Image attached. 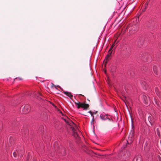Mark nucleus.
<instances>
[{
    "instance_id": "obj_1",
    "label": "nucleus",
    "mask_w": 161,
    "mask_h": 161,
    "mask_svg": "<svg viewBox=\"0 0 161 161\" xmlns=\"http://www.w3.org/2000/svg\"><path fill=\"white\" fill-rule=\"evenodd\" d=\"M55 152L56 154L60 156H64L66 155V148L62 146H60L58 142L55 141L53 144Z\"/></svg>"
},
{
    "instance_id": "obj_2",
    "label": "nucleus",
    "mask_w": 161,
    "mask_h": 161,
    "mask_svg": "<svg viewBox=\"0 0 161 161\" xmlns=\"http://www.w3.org/2000/svg\"><path fill=\"white\" fill-rule=\"evenodd\" d=\"M75 105H77V108L79 109L81 108H83L84 110H86L88 109L89 107V105L87 103H86V101L83 103H81L78 102H75Z\"/></svg>"
},
{
    "instance_id": "obj_3",
    "label": "nucleus",
    "mask_w": 161,
    "mask_h": 161,
    "mask_svg": "<svg viewBox=\"0 0 161 161\" xmlns=\"http://www.w3.org/2000/svg\"><path fill=\"white\" fill-rule=\"evenodd\" d=\"M21 109H22V112L23 114H26L30 112L31 107L29 105L26 104L24 106L23 105L21 107L20 110Z\"/></svg>"
},
{
    "instance_id": "obj_4",
    "label": "nucleus",
    "mask_w": 161,
    "mask_h": 161,
    "mask_svg": "<svg viewBox=\"0 0 161 161\" xmlns=\"http://www.w3.org/2000/svg\"><path fill=\"white\" fill-rule=\"evenodd\" d=\"M143 102L147 106L149 105V102L150 101V99L149 97L147 95H143L142 97Z\"/></svg>"
},
{
    "instance_id": "obj_5",
    "label": "nucleus",
    "mask_w": 161,
    "mask_h": 161,
    "mask_svg": "<svg viewBox=\"0 0 161 161\" xmlns=\"http://www.w3.org/2000/svg\"><path fill=\"white\" fill-rule=\"evenodd\" d=\"M83 67L84 69L87 70H91L92 69L91 67L90 66V59H89L87 61L86 64V61L84 62L83 64Z\"/></svg>"
},
{
    "instance_id": "obj_6",
    "label": "nucleus",
    "mask_w": 161,
    "mask_h": 161,
    "mask_svg": "<svg viewBox=\"0 0 161 161\" xmlns=\"http://www.w3.org/2000/svg\"><path fill=\"white\" fill-rule=\"evenodd\" d=\"M130 156V155H129L126 152H123L121 154L120 158L124 160H126Z\"/></svg>"
},
{
    "instance_id": "obj_7",
    "label": "nucleus",
    "mask_w": 161,
    "mask_h": 161,
    "mask_svg": "<svg viewBox=\"0 0 161 161\" xmlns=\"http://www.w3.org/2000/svg\"><path fill=\"white\" fill-rule=\"evenodd\" d=\"M16 141V139L14 136H10L9 139V142L10 146H12L14 145Z\"/></svg>"
},
{
    "instance_id": "obj_8",
    "label": "nucleus",
    "mask_w": 161,
    "mask_h": 161,
    "mask_svg": "<svg viewBox=\"0 0 161 161\" xmlns=\"http://www.w3.org/2000/svg\"><path fill=\"white\" fill-rule=\"evenodd\" d=\"M67 119H66L64 118V117L62 118V119H63L66 122V124L69 125H70V122L72 123L73 124L75 125H76V124L75 123H74L67 116H66Z\"/></svg>"
},
{
    "instance_id": "obj_9",
    "label": "nucleus",
    "mask_w": 161,
    "mask_h": 161,
    "mask_svg": "<svg viewBox=\"0 0 161 161\" xmlns=\"http://www.w3.org/2000/svg\"><path fill=\"white\" fill-rule=\"evenodd\" d=\"M111 52H108V54L107 55L105 59L104 60L103 63L104 64V66H105L106 64L107 63L108 61L110 59V57L111 54Z\"/></svg>"
},
{
    "instance_id": "obj_10",
    "label": "nucleus",
    "mask_w": 161,
    "mask_h": 161,
    "mask_svg": "<svg viewBox=\"0 0 161 161\" xmlns=\"http://www.w3.org/2000/svg\"><path fill=\"white\" fill-rule=\"evenodd\" d=\"M132 161H142V157L140 155L135 156Z\"/></svg>"
},
{
    "instance_id": "obj_11",
    "label": "nucleus",
    "mask_w": 161,
    "mask_h": 161,
    "mask_svg": "<svg viewBox=\"0 0 161 161\" xmlns=\"http://www.w3.org/2000/svg\"><path fill=\"white\" fill-rule=\"evenodd\" d=\"M21 131L22 134L24 135L25 137H27L29 135V130L28 129H22Z\"/></svg>"
},
{
    "instance_id": "obj_12",
    "label": "nucleus",
    "mask_w": 161,
    "mask_h": 161,
    "mask_svg": "<svg viewBox=\"0 0 161 161\" xmlns=\"http://www.w3.org/2000/svg\"><path fill=\"white\" fill-rule=\"evenodd\" d=\"M75 138V142L77 144L79 145L81 143L82 141L79 135H78V137L76 136Z\"/></svg>"
},
{
    "instance_id": "obj_13",
    "label": "nucleus",
    "mask_w": 161,
    "mask_h": 161,
    "mask_svg": "<svg viewBox=\"0 0 161 161\" xmlns=\"http://www.w3.org/2000/svg\"><path fill=\"white\" fill-rule=\"evenodd\" d=\"M148 120L151 125H153L154 124V120L152 116H149L148 117Z\"/></svg>"
},
{
    "instance_id": "obj_14",
    "label": "nucleus",
    "mask_w": 161,
    "mask_h": 161,
    "mask_svg": "<svg viewBox=\"0 0 161 161\" xmlns=\"http://www.w3.org/2000/svg\"><path fill=\"white\" fill-rule=\"evenodd\" d=\"M69 146L70 149L73 150L75 148V146L73 144V141H69Z\"/></svg>"
},
{
    "instance_id": "obj_15",
    "label": "nucleus",
    "mask_w": 161,
    "mask_h": 161,
    "mask_svg": "<svg viewBox=\"0 0 161 161\" xmlns=\"http://www.w3.org/2000/svg\"><path fill=\"white\" fill-rule=\"evenodd\" d=\"M5 111L4 106L2 104H0V114H3Z\"/></svg>"
},
{
    "instance_id": "obj_16",
    "label": "nucleus",
    "mask_w": 161,
    "mask_h": 161,
    "mask_svg": "<svg viewBox=\"0 0 161 161\" xmlns=\"http://www.w3.org/2000/svg\"><path fill=\"white\" fill-rule=\"evenodd\" d=\"M44 127L43 125H41L40 126L39 129L38 130L39 132H40L41 133H43L44 132Z\"/></svg>"
},
{
    "instance_id": "obj_17",
    "label": "nucleus",
    "mask_w": 161,
    "mask_h": 161,
    "mask_svg": "<svg viewBox=\"0 0 161 161\" xmlns=\"http://www.w3.org/2000/svg\"><path fill=\"white\" fill-rule=\"evenodd\" d=\"M100 118L101 119L103 120H106L108 119L107 117H105V115H103V114H102L100 115Z\"/></svg>"
},
{
    "instance_id": "obj_18",
    "label": "nucleus",
    "mask_w": 161,
    "mask_h": 161,
    "mask_svg": "<svg viewBox=\"0 0 161 161\" xmlns=\"http://www.w3.org/2000/svg\"><path fill=\"white\" fill-rule=\"evenodd\" d=\"M154 99L155 104L157 105L159 107L160 106L159 101L158 99H157L155 97H154Z\"/></svg>"
},
{
    "instance_id": "obj_19",
    "label": "nucleus",
    "mask_w": 161,
    "mask_h": 161,
    "mask_svg": "<svg viewBox=\"0 0 161 161\" xmlns=\"http://www.w3.org/2000/svg\"><path fill=\"white\" fill-rule=\"evenodd\" d=\"M93 153L95 154V155H97L99 156H100L101 157H102V158H103L104 157H106L107 156V155L106 154H102L101 153H94L93 152Z\"/></svg>"
},
{
    "instance_id": "obj_20",
    "label": "nucleus",
    "mask_w": 161,
    "mask_h": 161,
    "mask_svg": "<svg viewBox=\"0 0 161 161\" xmlns=\"http://www.w3.org/2000/svg\"><path fill=\"white\" fill-rule=\"evenodd\" d=\"M161 130V128H158L156 129V132L158 136L159 137H160V130Z\"/></svg>"
},
{
    "instance_id": "obj_21",
    "label": "nucleus",
    "mask_w": 161,
    "mask_h": 161,
    "mask_svg": "<svg viewBox=\"0 0 161 161\" xmlns=\"http://www.w3.org/2000/svg\"><path fill=\"white\" fill-rule=\"evenodd\" d=\"M134 131H132V130H131V134L130 135V136L129 137V139H132V138L134 136Z\"/></svg>"
},
{
    "instance_id": "obj_22",
    "label": "nucleus",
    "mask_w": 161,
    "mask_h": 161,
    "mask_svg": "<svg viewBox=\"0 0 161 161\" xmlns=\"http://www.w3.org/2000/svg\"><path fill=\"white\" fill-rule=\"evenodd\" d=\"M116 71H110V73L111 75L112 76V77L114 78L116 76Z\"/></svg>"
},
{
    "instance_id": "obj_23",
    "label": "nucleus",
    "mask_w": 161,
    "mask_h": 161,
    "mask_svg": "<svg viewBox=\"0 0 161 161\" xmlns=\"http://www.w3.org/2000/svg\"><path fill=\"white\" fill-rule=\"evenodd\" d=\"M78 135H79L78 134L77 132L75 131H73L72 136H73L74 138L76 136L78 137Z\"/></svg>"
},
{
    "instance_id": "obj_24",
    "label": "nucleus",
    "mask_w": 161,
    "mask_h": 161,
    "mask_svg": "<svg viewBox=\"0 0 161 161\" xmlns=\"http://www.w3.org/2000/svg\"><path fill=\"white\" fill-rule=\"evenodd\" d=\"M155 89L156 93L157 94L158 96L160 95V92L159 91V89H158V88L157 87H156L155 88Z\"/></svg>"
},
{
    "instance_id": "obj_25",
    "label": "nucleus",
    "mask_w": 161,
    "mask_h": 161,
    "mask_svg": "<svg viewBox=\"0 0 161 161\" xmlns=\"http://www.w3.org/2000/svg\"><path fill=\"white\" fill-rule=\"evenodd\" d=\"M149 149L150 147H146L145 146H144V150L145 152H146V153H147L148 152V151L149 150Z\"/></svg>"
},
{
    "instance_id": "obj_26",
    "label": "nucleus",
    "mask_w": 161,
    "mask_h": 161,
    "mask_svg": "<svg viewBox=\"0 0 161 161\" xmlns=\"http://www.w3.org/2000/svg\"><path fill=\"white\" fill-rule=\"evenodd\" d=\"M130 117L131 119V124H132V128H133L134 127V121H133V119H132V116L130 115Z\"/></svg>"
},
{
    "instance_id": "obj_27",
    "label": "nucleus",
    "mask_w": 161,
    "mask_h": 161,
    "mask_svg": "<svg viewBox=\"0 0 161 161\" xmlns=\"http://www.w3.org/2000/svg\"><path fill=\"white\" fill-rule=\"evenodd\" d=\"M30 158V156L29 154V153H28V154L27 155L26 158V161H29Z\"/></svg>"
},
{
    "instance_id": "obj_28",
    "label": "nucleus",
    "mask_w": 161,
    "mask_h": 161,
    "mask_svg": "<svg viewBox=\"0 0 161 161\" xmlns=\"http://www.w3.org/2000/svg\"><path fill=\"white\" fill-rule=\"evenodd\" d=\"M63 93L66 94V95L67 96H68V97L69 96V94L70 93V92H68L67 91H63Z\"/></svg>"
},
{
    "instance_id": "obj_29",
    "label": "nucleus",
    "mask_w": 161,
    "mask_h": 161,
    "mask_svg": "<svg viewBox=\"0 0 161 161\" xmlns=\"http://www.w3.org/2000/svg\"><path fill=\"white\" fill-rule=\"evenodd\" d=\"M138 30V28H136V29H135L132 28L131 29V32L132 33H134L136 32Z\"/></svg>"
},
{
    "instance_id": "obj_30",
    "label": "nucleus",
    "mask_w": 161,
    "mask_h": 161,
    "mask_svg": "<svg viewBox=\"0 0 161 161\" xmlns=\"http://www.w3.org/2000/svg\"><path fill=\"white\" fill-rule=\"evenodd\" d=\"M72 123L70 122V125H69L70 126V128L72 129V130L74 131L75 130V128L72 125Z\"/></svg>"
},
{
    "instance_id": "obj_31",
    "label": "nucleus",
    "mask_w": 161,
    "mask_h": 161,
    "mask_svg": "<svg viewBox=\"0 0 161 161\" xmlns=\"http://www.w3.org/2000/svg\"><path fill=\"white\" fill-rule=\"evenodd\" d=\"M126 141L128 144H130L132 143L133 141L132 139H130V140H128Z\"/></svg>"
},
{
    "instance_id": "obj_32",
    "label": "nucleus",
    "mask_w": 161,
    "mask_h": 161,
    "mask_svg": "<svg viewBox=\"0 0 161 161\" xmlns=\"http://www.w3.org/2000/svg\"><path fill=\"white\" fill-rule=\"evenodd\" d=\"M88 113L91 114V116L92 117V118H94V114L93 113V112L91 111H89L88 112Z\"/></svg>"
},
{
    "instance_id": "obj_33",
    "label": "nucleus",
    "mask_w": 161,
    "mask_h": 161,
    "mask_svg": "<svg viewBox=\"0 0 161 161\" xmlns=\"http://www.w3.org/2000/svg\"><path fill=\"white\" fill-rule=\"evenodd\" d=\"M114 44H113V45L111 46V47H110V48L109 49L108 52H111V53H112V50L114 47Z\"/></svg>"
},
{
    "instance_id": "obj_34",
    "label": "nucleus",
    "mask_w": 161,
    "mask_h": 161,
    "mask_svg": "<svg viewBox=\"0 0 161 161\" xmlns=\"http://www.w3.org/2000/svg\"><path fill=\"white\" fill-rule=\"evenodd\" d=\"M114 44H113V45L111 46V47H110V48L109 49L108 52H111V53H112V50L114 47Z\"/></svg>"
},
{
    "instance_id": "obj_35",
    "label": "nucleus",
    "mask_w": 161,
    "mask_h": 161,
    "mask_svg": "<svg viewBox=\"0 0 161 161\" xmlns=\"http://www.w3.org/2000/svg\"><path fill=\"white\" fill-rule=\"evenodd\" d=\"M37 98L38 100H39L40 101H41V100L43 101V99H42V98L41 97H40L39 96H37Z\"/></svg>"
},
{
    "instance_id": "obj_36",
    "label": "nucleus",
    "mask_w": 161,
    "mask_h": 161,
    "mask_svg": "<svg viewBox=\"0 0 161 161\" xmlns=\"http://www.w3.org/2000/svg\"><path fill=\"white\" fill-rule=\"evenodd\" d=\"M157 157L158 161H161V157H160L159 155H158Z\"/></svg>"
},
{
    "instance_id": "obj_37",
    "label": "nucleus",
    "mask_w": 161,
    "mask_h": 161,
    "mask_svg": "<svg viewBox=\"0 0 161 161\" xmlns=\"http://www.w3.org/2000/svg\"><path fill=\"white\" fill-rule=\"evenodd\" d=\"M121 98L124 101L125 100H126V97L125 96H124L123 95L122 97H121Z\"/></svg>"
},
{
    "instance_id": "obj_38",
    "label": "nucleus",
    "mask_w": 161,
    "mask_h": 161,
    "mask_svg": "<svg viewBox=\"0 0 161 161\" xmlns=\"http://www.w3.org/2000/svg\"><path fill=\"white\" fill-rule=\"evenodd\" d=\"M153 70H156L158 69L157 66L156 65H154L153 67Z\"/></svg>"
},
{
    "instance_id": "obj_39",
    "label": "nucleus",
    "mask_w": 161,
    "mask_h": 161,
    "mask_svg": "<svg viewBox=\"0 0 161 161\" xmlns=\"http://www.w3.org/2000/svg\"><path fill=\"white\" fill-rule=\"evenodd\" d=\"M129 73H130V76H132V77H134V76H133V75H131V74L133 73V74H134V71H129Z\"/></svg>"
},
{
    "instance_id": "obj_40",
    "label": "nucleus",
    "mask_w": 161,
    "mask_h": 161,
    "mask_svg": "<svg viewBox=\"0 0 161 161\" xmlns=\"http://www.w3.org/2000/svg\"><path fill=\"white\" fill-rule=\"evenodd\" d=\"M3 128V124L2 122L0 121V130H1Z\"/></svg>"
},
{
    "instance_id": "obj_41",
    "label": "nucleus",
    "mask_w": 161,
    "mask_h": 161,
    "mask_svg": "<svg viewBox=\"0 0 161 161\" xmlns=\"http://www.w3.org/2000/svg\"><path fill=\"white\" fill-rule=\"evenodd\" d=\"M144 146H145L146 147H150L149 145L147 142L145 143L144 145Z\"/></svg>"
},
{
    "instance_id": "obj_42",
    "label": "nucleus",
    "mask_w": 161,
    "mask_h": 161,
    "mask_svg": "<svg viewBox=\"0 0 161 161\" xmlns=\"http://www.w3.org/2000/svg\"><path fill=\"white\" fill-rule=\"evenodd\" d=\"M13 156L14 157H16L17 155V153L16 152H14L13 153Z\"/></svg>"
},
{
    "instance_id": "obj_43",
    "label": "nucleus",
    "mask_w": 161,
    "mask_h": 161,
    "mask_svg": "<svg viewBox=\"0 0 161 161\" xmlns=\"http://www.w3.org/2000/svg\"><path fill=\"white\" fill-rule=\"evenodd\" d=\"M58 111H59V112L62 115V116H64V114H63V113H62V112L60 111V109H58Z\"/></svg>"
},
{
    "instance_id": "obj_44",
    "label": "nucleus",
    "mask_w": 161,
    "mask_h": 161,
    "mask_svg": "<svg viewBox=\"0 0 161 161\" xmlns=\"http://www.w3.org/2000/svg\"><path fill=\"white\" fill-rule=\"evenodd\" d=\"M68 97H69L70 99H72V98L73 97V96L70 93Z\"/></svg>"
},
{
    "instance_id": "obj_45",
    "label": "nucleus",
    "mask_w": 161,
    "mask_h": 161,
    "mask_svg": "<svg viewBox=\"0 0 161 161\" xmlns=\"http://www.w3.org/2000/svg\"><path fill=\"white\" fill-rule=\"evenodd\" d=\"M68 97H69L70 99H72V98L73 97V96L70 93Z\"/></svg>"
},
{
    "instance_id": "obj_46",
    "label": "nucleus",
    "mask_w": 161,
    "mask_h": 161,
    "mask_svg": "<svg viewBox=\"0 0 161 161\" xmlns=\"http://www.w3.org/2000/svg\"><path fill=\"white\" fill-rule=\"evenodd\" d=\"M56 86H57V87H58L60 89L62 90V91H64L63 89L62 88H61V87L60 86H59L57 85Z\"/></svg>"
},
{
    "instance_id": "obj_47",
    "label": "nucleus",
    "mask_w": 161,
    "mask_h": 161,
    "mask_svg": "<svg viewBox=\"0 0 161 161\" xmlns=\"http://www.w3.org/2000/svg\"><path fill=\"white\" fill-rule=\"evenodd\" d=\"M143 44V42H141V44H140V43H138V45L139 47H140L141 45H142Z\"/></svg>"
},
{
    "instance_id": "obj_48",
    "label": "nucleus",
    "mask_w": 161,
    "mask_h": 161,
    "mask_svg": "<svg viewBox=\"0 0 161 161\" xmlns=\"http://www.w3.org/2000/svg\"><path fill=\"white\" fill-rule=\"evenodd\" d=\"M15 124H16L15 121H14V122H13L12 124L13 125L15 126L16 125Z\"/></svg>"
},
{
    "instance_id": "obj_49",
    "label": "nucleus",
    "mask_w": 161,
    "mask_h": 161,
    "mask_svg": "<svg viewBox=\"0 0 161 161\" xmlns=\"http://www.w3.org/2000/svg\"><path fill=\"white\" fill-rule=\"evenodd\" d=\"M52 105L55 108H57V106L55 104H54L53 103Z\"/></svg>"
},
{
    "instance_id": "obj_50",
    "label": "nucleus",
    "mask_w": 161,
    "mask_h": 161,
    "mask_svg": "<svg viewBox=\"0 0 161 161\" xmlns=\"http://www.w3.org/2000/svg\"><path fill=\"white\" fill-rule=\"evenodd\" d=\"M146 55V54L145 53H143L142 54V57H143V56H145Z\"/></svg>"
},
{
    "instance_id": "obj_51",
    "label": "nucleus",
    "mask_w": 161,
    "mask_h": 161,
    "mask_svg": "<svg viewBox=\"0 0 161 161\" xmlns=\"http://www.w3.org/2000/svg\"><path fill=\"white\" fill-rule=\"evenodd\" d=\"M108 119L109 121H113V119H110L108 117V119Z\"/></svg>"
},
{
    "instance_id": "obj_52",
    "label": "nucleus",
    "mask_w": 161,
    "mask_h": 161,
    "mask_svg": "<svg viewBox=\"0 0 161 161\" xmlns=\"http://www.w3.org/2000/svg\"><path fill=\"white\" fill-rule=\"evenodd\" d=\"M97 112V111H95L94 112H93V113L94 114H96Z\"/></svg>"
},
{
    "instance_id": "obj_53",
    "label": "nucleus",
    "mask_w": 161,
    "mask_h": 161,
    "mask_svg": "<svg viewBox=\"0 0 161 161\" xmlns=\"http://www.w3.org/2000/svg\"><path fill=\"white\" fill-rule=\"evenodd\" d=\"M154 74H155L156 75H158L157 72L158 71H153Z\"/></svg>"
},
{
    "instance_id": "obj_54",
    "label": "nucleus",
    "mask_w": 161,
    "mask_h": 161,
    "mask_svg": "<svg viewBox=\"0 0 161 161\" xmlns=\"http://www.w3.org/2000/svg\"><path fill=\"white\" fill-rule=\"evenodd\" d=\"M147 5H148V3H147V2L145 4V8H146V7L147 6Z\"/></svg>"
},
{
    "instance_id": "obj_55",
    "label": "nucleus",
    "mask_w": 161,
    "mask_h": 161,
    "mask_svg": "<svg viewBox=\"0 0 161 161\" xmlns=\"http://www.w3.org/2000/svg\"><path fill=\"white\" fill-rule=\"evenodd\" d=\"M147 5H148V3H147V2L145 4V8H146V7L147 6Z\"/></svg>"
},
{
    "instance_id": "obj_56",
    "label": "nucleus",
    "mask_w": 161,
    "mask_h": 161,
    "mask_svg": "<svg viewBox=\"0 0 161 161\" xmlns=\"http://www.w3.org/2000/svg\"><path fill=\"white\" fill-rule=\"evenodd\" d=\"M94 118H92V121L91 122V124H92L93 122L94 121Z\"/></svg>"
},
{
    "instance_id": "obj_57",
    "label": "nucleus",
    "mask_w": 161,
    "mask_h": 161,
    "mask_svg": "<svg viewBox=\"0 0 161 161\" xmlns=\"http://www.w3.org/2000/svg\"><path fill=\"white\" fill-rule=\"evenodd\" d=\"M104 72L105 74L107 76H108L107 74V71H104Z\"/></svg>"
},
{
    "instance_id": "obj_58",
    "label": "nucleus",
    "mask_w": 161,
    "mask_h": 161,
    "mask_svg": "<svg viewBox=\"0 0 161 161\" xmlns=\"http://www.w3.org/2000/svg\"><path fill=\"white\" fill-rule=\"evenodd\" d=\"M104 115H105V117L110 115L109 114H104Z\"/></svg>"
},
{
    "instance_id": "obj_59",
    "label": "nucleus",
    "mask_w": 161,
    "mask_h": 161,
    "mask_svg": "<svg viewBox=\"0 0 161 161\" xmlns=\"http://www.w3.org/2000/svg\"><path fill=\"white\" fill-rule=\"evenodd\" d=\"M146 8H145L144 9H143V10H142V11H145V9Z\"/></svg>"
},
{
    "instance_id": "obj_60",
    "label": "nucleus",
    "mask_w": 161,
    "mask_h": 161,
    "mask_svg": "<svg viewBox=\"0 0 161 161\" xmlns=\"http://www.w3.org/2000/svg\"><path fill=\"white\" fill-rule=\"evenodd\" d=\"M14 161H19V160H14Z\"/></svg>"
},
{
    "instance_id": "obj_61",
    "label": "nucleus",
    "mask_w": 161,
    "mask_h": 161,
    "mask_svg": "<svg viewBox=\"0 0 161 161\" xmlns=\"http://www.w3.org/2000/svg\"><path fill=\"white\" fill-rule=\"evenodd\" d=\"M96 72L97 74V71H96Z\"/></svg>"
},
{
    "instance_id": "obj_62",
    "label": "nucleus",
    "mask_w": 161,
    "mask_h": 161,
    "mask_svg": "<svg viewBox=\"0 0 161 161\" xmlns=\"http://www.w3.org/2000/svg\"><path fill=\"white\" fill-rule=\"evenodd\" d=\"M80 95H81V96H84V95H81V94H80Z\"/></svg>"
},
{
    "instance_id": "obj_63",
    "label": "nucleus",
    "mask_w": 161,
    "mask_h": 161,
    "mask_svg": "<svg viewBox=\"0 0 161 161\" xmlns=\"http://www.w3.org/2000/svg\"><path fill=\"white\" fill-rule=\"evenodd\" d=\"M101 151H104V150H100Z\"/></svg>"
},
{
    "instance_id": "obj_64",
    "label": "nucleus",
    "mask_w": 161,
    "mask_h": 161,
    "mask_svg": "<svg viewBox=\"0 0 161 161\" xmlns=\"http://www.w3.org/2000/svg\"><path fill=\"white\" fill-rule=\"evenodd\" d=\"M43 161H46V160H43Z\"/></svg>"
}]
</instances>
